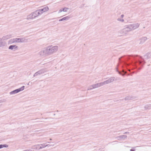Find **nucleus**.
<instances>
[{"instance_id":"obj_1","label":"nucleus","mask_w":151,"mask_h":151,"mask_svg":"<svg viewBox=\"0 0 151 151\" xmlns=\"http://www.w3.org/2000/svg\"><path fill=\"white\" fill-rule=\"evenodd\" d=\"M151 57V52L146 54L144 56V58L138 55L122 56L119 59L116 71L119 74L123 75L127 73V71H130L131 69L136 68L140 70L145 63V60Z\"/></svg>"},{"instance_id":"obj_2","label":"nucleus","mask_w":151,"mask_h":151,"mask_svg":"<svg viewBox=\"0 0 151 151\" xmlns=\"http://www.w3.org/2000/svg\"><path fill=\"white\" fill-rule=\"evenodd\" d=\"M58 49V47L57 46L50 45L42 49L38 53V55L40 56L50 55L56 52Z\"/></svg>"},{"instance_id":"obj_3","label":"nucleus","mask_w":151,"mask_h":151,"mask_svg":"<svg viewBox=\"0 0 151 151\" xmlns=\"http://www.w3.org/2000/svg\"><path fill=\"white\" fill-rule=\"evenodd\" d=\"M10 42L12 43L15 42H26L27 40L24 38H16L10 40Z\"/></svg>"},{"instance_id":"obj_4","label":"nucleus","mask_w":151,"mask_h":151,"mask_svg":"<svg viewBox=\"0 0 151 151\" xmlns=\"http://www.w3.org/2000/svg\"><path fill=\"white\" fill-rule=\"evenodd\" d=\"M119 79V78L117 77L115 78L114 77H111L108 79V80L104 81V84L105 85L109 83H110L113 82L114 81H116L118 80Z\"/></svg>"},{"instance_id":"obj_5","label":"nucleus","mask_w":151,"mask_h":151,"mask_svg":"<svg viewBox=\"0 0 151 151\" xmlns=\"http://www.w3.org/2000/svg\"><path fill=\"white\" fill-rule=\"evenodd\" d=\"M24 86H23L19 88L16 89L15 90H13L12 91H11L10 93V94L11 95H12L18 93V92L21 91H23L24 88Z\"/></svg>"},{"instance_id":"obj_6","label":"nucleus","mask_w":151,"mask_h":151,"mask_svg":"<svg viewBox=\"0 0 151 151\" xmlns=\"http://www.w3.org/2000/svg\"><path fill=\"white\" fill-rule=\"evenodd\" d=\"M46 69H42L38 71L35 73L34 75V76H35L38 75H40L44 73L45 72H46Z\"/></svg>"},{"instance_id":"obj_7","label":"nucleus","mask_w":151,"mask_h":151,"mask_svg":"<svg viewBox=\"0 0 151 151\" xmlns=\"http://www.w3.org/2000/svg\"><path fill=\"white\" fill-rule=\"evenodd\" d=\"M104 85V83L103 82L99 83H97L96 84H93L91 86L92 87V88H94L99 87Z\"/></svg>"},{"instance_id":"obj_8","label":"nucleus","mask_w":151,"mask_h":151,"mask_svg":"<svg viewBox=\"0 0 151 151\" xmlns=\"http://www.w3.org/2000/svg\"><path fill=\"white\" fill-rule=\"evenodd\" d=\"M39 10H37L35 12L32 13L33 15V17L35 18L38 16L40 15V13L39 12Z\"/></svg>"},{"instance_id":"obj_9","label":"nucleus","mask_w":151,"mask_h":151,"mask_svg":"<svg viewBox=\"0 0 151 151\" xmlns=\"http://www.w3.org/2000/svg\"><path fill=\"white\" fill-rule=\"evenodd\" d=\"M132 29L134 30L137 28L139 26V23H134L130 24Z\"/></svg>"},{"instance_id":"obj_10","label":"nucleus","mask_w":151,"mask_h":151,"mask_svg":"<svg viewBox=\"0 0 151 151\" xmlns=\"http://www.w3.org/2000/svg\"><path fill=\"white\" fill-rule=\"evenodd\" d=\"M124 31H127V32L130 31L132 30L130 24L128 25L127 27H125L124 29Z\"/></svg>"},{"instance_id":"obj_11","label":"nucleus","mask_w":151,"mask_h":151,"mask_svg":"<svg viewBox=\"0 0 151 151\" xmlns=\"http://www.w3.org/2000/svg\"><path fill=\"white\" fill-rule=\"evenodd\" d=\"M127 136L125 135H120L116 137V138L118 140H120L124 139L127 137Z\"/></svg>"},{"instance_id":"obj_12","label":"nucleus","mask_w":151,"mask_h":151,"mask_svg":"<svg viewBox=\"0 0 151 151\" xmlns=\"http://www.w3.org/2000/svg\"><path fill=\"white\" fill-rule=\"evenodd\" d=\"M18 48V47L16 45H11L9 47V49L11 50H15Z\"/></svg>"},{"instance_id":"obj_13","label":"nucleus","mask_w":151,"mask_h":151,"mask_svg":"<svg viewBox=\"0 0 151 151\" xmlns=\"http://www.w3.org/2000/svg\"><path fill=\"white\" fill-rule=\"evenodd\" d=\"M32 149H35L37 150H39L42 149V148L40 147V144H38L33 145L32 146Z\"/></svg>"},{"instance_id":"obj_14","label":"nucleus","mask_w":151,"mask_h":151,"mask_svg":"<svg viewBox=\"0 0 151 151\" xmlns=\"http://www.w3.org/2000/svg\"><path fill=\"white\" fill-rule=\"evenodd\" d=\"M147 39V38L146 37H142L140 39V42L139 43V44H143L145 41Z\"/></svg>"},{"instance_id":"obj_15","label":"nucleus","mask_w":151,"mask_h":151,"mask_svg":"<svg viewBox=\"0 0 151 151\" xmlns=\"http://www.w3.org/2000/svg\"><path fill=\"white\" fill-rule=\"evenodd\" d=\"M70 18V17L69 16H67L61 19H60L59 21H66L69 19Z\"/></svg>"},{"instance_id":"obj_16","label":"nucleus","mask_w":151,"mask_h":151,"mask_svg":"<svg viewBox=\"0 0 151 151\" xmlns=\"http://www.w3.org/2000/svg\"><path fill=\"white\" fill-rule=\"evenodd\" d=\"M11 35H7L3 36L2 39L3 40H6L10 38L11 37Z\"/></svg>"},{"instance_id":"obj_17","label":"nucleus","mask_w":151,"mask_h":151,"mask_svg":"<svg viewBox=\"0 0 151 151\" xmlns=\"http://www.w3.org/2000/svg\"><path fill=\"white\" fill-rule=\"evenodd\" d=\"M6 43L2 41V39L0 38V47H3L5 45Z\"/></svg>"},{"instance_id":"obj_18","label":"nucleus","mask_w":151,"mask_h":151,"mask_svg":"<svg viewBox=\"0 0 151 151\" xmlns=\"http://www.w3.org/2000/svg\"><path fill=\"white\" fill-rule=\"evenodd\" d=\"M68 9V8H66L65 7H64V8H63V9H60L59 10L58 12L59 13L61 12L62 11H63L64 12H66L67 11L66 9Z\"/></svg>"},{"instance_id":"obj_19","label":"nucleus","mask_w":151,"mask_h":151,"mask_svg":"<svg viewBox=\"0 0 151 151\" xmlns=\"http://www.w3.org/2000/svg\"><path fill=\"white\" fill-rule=\"evenodd\" d=\"M34 18L33 17V15L32 13L30 14L28 16L27 18V19H29Z\"/></svg>"},{"instance_id":"obj_20","label":"nucleus","mask_w":151,"mask_h":151,"mask_svg":"<svg viewBox=\"0 0 151 151\" xmlns=\"http://www.w3.org/2000/svg\"><path fill=\"white\" fill-rule=\"evenodd\" d=\"M126 101L133 99V97L132 96H129L126 97L124 99Z\"/></svg>"},{"instance_id":"obj_21","label":"nucleus","mask_w":151,"mask_h":151,"mask_svg":"<svg viewBox=\"0 0 151 151\" xmlns=\"http://www.w3.org/2000/svg\"><path fill=\"white\" fill-rule=\"evenodd\" d=\"M151 108V104H149L146 105L145 106V109H150Z\"/></svg>"},{"instance_id":"obj_22","label":"nucleus","mask_w":151,"mask_h":151,"mask_svg":"<svg viewBox=\"0 0 151 151\" xmlns=\"http://www.w3.org/2000/svg\"><path fill=\"white\" fill-rule=\"evenodd\" d=\"M8 147V145L6 144H1L0 145V149H1L3 147Z\"/></svg>"},{"instance_id":"obj_23","label":"nucleus","mask_w":151,"mask_h":151,"mask_svg":"<svg viewBox=\"0 0 151 151\" xmlns=\"http://www.w3.org/2000/svg\"><path fill=\"white\" fill-rule=\"evenodd\" d=\"M42 9L44 10V12H45L48 11L49 9V8L48 6H45L43 7Z\"/></svg>"},{"instance_id":"obj_24","label":"nucleus","mask_w":151,"mask_h":151,"mask_svg":"<svg viewBox=\"0 0 151 151\" xmlns=\"http://www.w3.org/2000/svg\"><path fill=\"white\" fill-rule=\"evenodd\" d=\"M40 147H41L42 149L46 147L45 144V143L40 144Z\"/></svg>"},{"instance_id":"obj_25","label":"nucleus","mask_w":151,"mask_h":151,"mask_svg":"<svg viewBox=\"0 0 151 151\" xmlns=\"http://www.w3.org/2000/svg\"><path fill=\"white\" fill-rule=\"evenodd\" d=\"M38 10H39L40 12H39L40 13V15L41 14L43 13L44 12V10L42 8L38 9Z\"/></svg>"},{"instance_id":"obj_26","label":"nucleus","mask_w":151,"mask_h":151,"mask_svg":"<svg viewBox=\"0 0 151 151\" xmlns=\"http://www.w3.org/2000/svg\"><path fill=\"white\" fill-rule=\"evenodd\" d=\"M117 20L118 21H121L122 22H123L124 21V20L123 19H120L119 18H118L117 19Z\"/></svg>"},{"instance_id":"obj_27","label":"nucleus","mask_w":151,"mask_h":151,"mask_svg":"<svg viewBox=\"0 0 151 151\" xmlns=\"http://www.w3.org/2000/svg\"><path fill=\"white\" fill-rule=\"evenodd\" d=\"M135 149L134 148H132L130 150V151H135Z\"/></svg>"},{"instance_id":"obj_28","label":"nucleus","mask_w":151,"mask_h":151,"mask_svg":"<svg viewBox=\"0 0 151 151\" xmlns=\"http://www.w3.org/2000/svg\"><path fill=\"white\" fill-rule=\"evenodd\" d=\"M46 147H49L50 146H51V145H50L48 144V145H46Z\"/></svg>"},{"instance_id":"obj_29","label":"nucleus","mask_w":151,"mask_h":151,"mask_svg":"<svg viewBox=\"0 0 151 151\" xmlns=\"http://www.w3.org/2000/svg\"><path fill=\"white\" fill-rule=\"evenodd\" d=\"M129 133V132H126L124 133V134H128Z\"/></svg>"},{"instance_id":"obj_30","label":"nucleus","mask_w":151,"mask_h":151,"mask_svg":"<svg viewBox=\"0 0 151 151\" xmlns=\"http://www.w3.org/2000/svg\"><path fill=\"white\" fill-rule=\"evenodd\" d=\"M124 16V15L123 14H122L121 15V17L122 18H123Z\"/></svg>"},{"instance_id":"obj_31","label":"nucleus","mask_w":151,"mask_h":151,"mask_svg":"<svg viewBox=\"0 0 151 151\" xmlns=\"http://www.w3.org/2000/svg\"><path fill=\"white\" fill-rule=\"evenodd\" d=\"M3 101L2 100H0V103L2 102Z\"/></svg>"},{"instance_id":"obj_32","label":"nucleus","mask_w":151,"mask_h":151,"mask_svg":"<svg viewBox=\"0 0 151 151\" xmlns=\"http://www.w3.org/2000/svg\"><path fill=\"white\" fill-rule=\"evenodd\" d=\"M49 140H52V139L51 138H50V139Z\"/></svg>"},{"instance_id":"obj_33","label":"nucleus","mask_w":151,"mask_h":151,"mask_svg":"<svg viewBox=\"0 0 151 151\" xmlns=\"http://www.w3.org/2000/svg\"><path fill=\"white\" fill-rule=\"evenodd\" d=\"M54 145H51V146H54Z\"/></svg>"},{"instance_id":"obj_34","label":"nucleus","mask_w":151,"mask_h":151,"mask_svg":"<svg viewBox=\"0 0 151 151\" xmlns=\"http://www.w3.org/2000/svg\"><path fill=\"white\" fill-rule=\"evenodd\" d=\"M47 142L48 143H50V142Z\"/></svg>"}]
</instances>
